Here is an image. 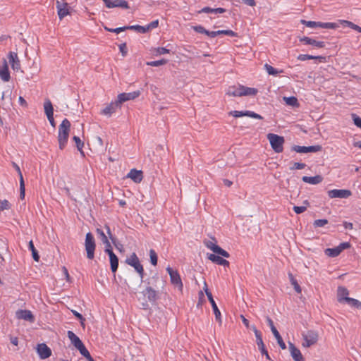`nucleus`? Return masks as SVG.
<instances>
[{
	"instance_id": "f257e3e1",
	"label": "nucleus",
	"mask_w": 361,
	"mask_h": 361,
	"mask_svg": "<svg viewBox=\"0 0 361 361\" xmlns=\"http://www.w3.org/2000/svg\"><path fill=\"white\" fill-rule=\"evenodd\" d=\"M258 92L257 89L245 87L242 85L230 86L226 94L232 97L255 96Z\"/></svg>"
},
{
	"instance_id": "f03ea898",
	"label": "nucleus",
	"mask_w": 361,
	"mask_h": 361,
	"mask_svg": "<svg viewBox=\"0 0 361 361\" xmlns=\"http://www.w3.org/2000/svg\"><path fill=\"white\" fill-rule=\"evenodd\" d=\"M71 123L67 118H64L59 126L58 141L59 148L63 149L68 142Z\"/></svg>"
},
{
	"instance_id": "7ed1b4c3",
	"label": "nucleus",
	"mask_w": 361,
	"mask_h": 361,
	"mask_svg": "<svg viewBox=\"0 0 361 361\" xmlns=\"http://www.w3.org/2000/svg\"><path fill=\"white\" fill-rule=\"evenodd\" d=\"M302 346L303 348H310L317 344L319 340V334L314 330H307L302 333Z\"/></svg>"
},
{
	"instance_id": "20e7f679",
	"label": "nucleus",
	"mask_w": 361,
	"mask_h": 361,
	"mask_svg": "<svg viewBox=\"0 0 361 361\" xmlns=\"http://www.w3.org/2000/svg\"><path fill=\"white\" fill-rule=\"evenodd\" d=\"M267 139L269 140L270 145L275 152L281 153L283 152V145L284 143L283 137L274 133H269L267 135Z\"/></svg>"
},
{
	"instance_id": "39448f33",
	"label": "nucleus",
	"mask_w": 361,
	"mask_h": 361,
	"mask_svg": "<svg viewBox=\"0 0 361 361\" xmlns=\"http://www.w3.org/2000/svg\"><path fill=\"white\" fill-rule=\"evenodd\" d=\"M85 247L87 252V257L90 259H92L94 257L96 245L94 236L91 233H87L86 234Z\"/></svg>"
},
{
	"instance_id": "423d86ee",
	"label": "nucleus",
	"mask_w": 361,
	"mask_h": 361,
	"mask_svg": "<svg viewBox=\"0 0 361 361\" xmlns=\"http://www.w3.org/2000/svg\"><path fill=\"white\" fill-rule=\"evenodd\" d=\"M300 22L302 25L311 28L321 27L325 29H336L339 27L338 23H322L305 20H301Z\"/></svg>"
},
{
	"instance_id": "0eeeda50",
	"label": "nucleus",
	"mask_w": 361,
	"mask_h": 361,
	"mask_svg": "<svg viewBox=\"0 0 361 361\" xmlns=\"http://www.w3.org/2000/svg\"><path fill=\"white\" fill-rule=\"evenodd\" d=\"M126 262L135 269V270L139 274L141 279H143L144 269L135 252L132 253L130 256L126 259Z\"/></svg>"
},
{
	"instance_id": "6e6552de",
	"label": "nucleus",
	"mask_w": 361,
	"mask_h": 361,
	"mask_svg": "<svg viewBox=\"0 0 361 361\" xmlns=\"http://www.w3.org/2000/svg\"><path fill=\"white\" fill-rule=\"evenodd\" d=\"M351 245L348 242H344L339 244L337 247L334 248H327L324 250L325 254L330 257H335L338 256L344 250L348 249Z\"/></svg>"
},
{
	"instance_id": "1a4fd4ad",
	"label": "nucleus",
	"mask_w": 361,
	"mask_h": 361,
	"mask_svg": "<svg viewBox=\"0 0 361 361\" xmlns=\"http://www.w3.org/2000/svg\"><path fill=\"white\" fill-rule=\"evenodd\" d=\"M166 271L170 276L171 283L176 286L179 290L182 291L183 288V284L182 280L180 279V276L177 270H173L170 267L166 268Z\"/></svg>"
},
{
	"instance_id": "9d476101",
	"label": "nucleus",
	"mask_w": 361,
	"mask_h": 361,
	"mask_svg": "<svg viewBox=\"0 0 361 361\" xmlns=\"http://www.w3.org/2000/svg\"><path fill=\"white\" fill-rule=\"evenodd\" d=\"M56 5L57 13L60 20H62L64 17L70 14V7L68 4L64 0H57Z\"/></svg>"
},
{
	"instance_id": "9b49d317",
	"label": "nucleus",
	"mask_w": 361,
	"mask_h": 361,
	"mask_svg": "<svg viewBox=\"0 0 361 361\" xmlns=\"http://www.w3.org/2000/svg\"><path fill=\"white\" fill-rule=\"evenodd\" d=\"M204 290L205 293L208 298V300H209V302L212 305L214 313L215 314L216 319L217 321H219V323H221V312H220V311L213 298L212 293L208 290L207 285L206 283H204Z\"/></svg>"
},
{
	"instance_id": "f8f14e48",
	"label": "nucleus",
	"mask_w": 361,
	"mask_h": 361,
	"mask_svg": "<svg viewBox=\"0 0 361 361\" xmlns=\"http://www.w3.org/2000/svg\"><path fill=\"white\" fill-rule=\"evenodd\" d=\"M330 198H348L352 195V192L347 189H334L328 191Z\"/></svg>"
},
{
	"instance_id": "ddd939ff",
	"label": "nucleus",
	"mask_w": 361,
	"mask_h": 361,
	"mask_svg": "<svg viewBox=\"0 0 361 361\" xmlns=\"http://www.w3.org/2000/svg\"><path fill=\"white\" fill-rule=\"evenodd\" d=\"M204 245L207 248L213 251L214 253H216L226 258H228L230 257V255L227 251L220 247L214 241H206L204 242Z\"/></svg>"
},
{
	"instance_id": "4468645a",
	"label": "nucleus",
	"mask_w": 361,
	"mask_h": 361,
	"mask_svg": "<svg viewBox=\"0 0 361 361\" xmlns=\"http://www.w3.org/2000/svg\"><path fill=\"white\" fill-rule=\"evenodd\" d=\"M141 92L140 90L134 91L128 93H121L117 97V102L121 106V104L129 100H133L137 98L140 95Z\"/></svg>"
},
{
	"instance_id": "2eb2a0df",
	"label": "nucleus",
	"mask_w": 361,
	"mask_h": 361,
	"mask_svg": "<svg viewBox=\"0 0 361 361\" xmlns=\"http://www.w3.org/2000/svg\"><path fill=\"white\" fill-rule=\"evenodd\" d=\"M108 8H128V3L126 0H102Z\"/></svg>"
},
{
	"instance_id": "dca6fc26",
	"label": "nucleus",
	"mask_w": 361,
	"mask_h": 361,
	"mask_svg": "<svg viewBox=\"0 0 361 361\" xmlns=\"http://www.w3.org/2000/svg\"><path fill=\"white\" fill-rule=\"evenodd\" d=\"M322 149L321 145H313V146H298L295 145L293 147V150L298 153H309V152H317L321 151Z\"/></svg>"
},
{
	"instance_id": "f3484780",
	"label": "nucleus",
	"mask_w": 361,
	"mask_h": 361,
	"mask_svg": "<svg viewBox=\"0 0 361 361\" xmlns=\"http://www.w3.org/2000/svg\"><path fill=\"white\" fill-rule=\"evenodd\" d=\"M67 336L71 340L72 344L80 351V353L86 348L80 338L72 331H68Z\"/></svg>"
},
{
	"instance_id": "a211bd4d",
	"label": "nucleus",
	"mask_w": 361,
	"mask_h": 361,
	"mask_svg": "<svg viewBox=\"0 0 361 361\" xmlns=\"http://www.w3.org/2000/svg\"><path fill=\"white\" fill-rule=\"evenodd\" d=\"M230 115H232L235 118L242 117V116H248L252 118L256 119H262V116L257 113H255L251 111H233L229 113Z\"/></svg>"
},
{
	"instance_id": "6ab92c4d",
	"label": "nucleus",
	"mask_w": 361,
	"mask_h": 361,
	"mask_svg": "<svg viewBox=\"0 0 361 361\" xmlns=\"http://www.w3.org/2000/svg\"><path fill=\"white\" fill-rule=\"evenodd\" d=\"M37 352L39 357L42 360L47 359L51 355V350L45 343L38 344L37 346Z\"/></svg>"
},
{
	"instance_id": "aec40b11",
	"label": "nucleus",
	"mask_w": 361,
	"mask_h": 361,
	"mask_svg": "<svg viewBox=\"0 0 361 361\" xmlns=\"http://www.w3.org/2000/svg\"><path fill=\"white\" fill-rule=\"evenodd\" d=\"M290 355L294 361H305L300 350L292 343H288Z\"/></svg>"
},
{
	"instance_id": "412c9836",
	"label": "nucleus",
	"mask_w": 361,
	"mask_h": 361,
	"mask_svg": "<svg viewBox=\"0 0 361 361\" xmlns=\"http://www.w3.org/2000/svg\"><path fill=\"white\" fill-rule=\"evenodd\" d=\"M105 251L109 256L111 269L113 273H115L117 271L118 267V259L111 249L106 247Z\"/></svg>"
},
{
	"instance_id": "4be33fe9",
	"label": "nucleus",
	"mask_w": 361,
	"mask_h": 361,
	"mask_svg": "<svg viewBox=\"0 0 361 361\" xmlns=\"http://www.w3.org/2000/svg\"><path fill=\"white\" fill-rule=\"evenodd\" d=\"M8 59L11 68L13 71H18L20 70V62L17 53L11 51L8 54Z\"/></svg>"
},
{
	"instance_id": "5701e85b",
	"label": "nucleus",
	"mask_w": 361,
	"mask_h": 361,
	"mask_svg": "<svg viewBox=\"0 0 361 361\" xmlns=\"http://www.w3.org/2000/svg\"><path fill=\"white\" fill-rule=\"evenodd\" d=\"M300 41L305 44L307 45H312L313 47H317V48H323L325 47V42L323 41H317L314 39L308 37H303L300 39Z\"/></svg>"
},
{
	"instance_id": "b1692460",
	"label": "nucleus",
	"mask_w": 361,
	"mask_h": 361,
	"mask_svg": "<svg viewBox=\"0 0 361 361\" xmlns=\"http://www.w3.org/2000/svg\"><path fill=\"white\" fill-rule=\"evenodd\" d=\"M142 294L146 297L148 301L154 302L157 299V292L150 286L147 287L145 290L142 291Z\"/></svg>"
},
{
	"instance_id": "393cba45",
	"label": "nucleus",
	"mask_w": 361,
	"mask_h": 361,
	"mask_svg": "<svg viewBox=\"0 0 361 361\" xmlns=\"http://www.w3.org/2000/svg\"><path fill=\"white\" fill-rule=\"evenodd\" d=\"M16 317L18 319H24L30 322H33L35 321V317L32 312L27 310L18 311L16 312Z\"/></svg>"
},
{
	"instance_id": "a878e982",
	"label": "nucleus",
	"mask_w": 361,
	"mask_h": 361,
	"mask_svg": "<svg viewBox=\"0 0 361 361\" xmlns=\"http://www.w3.org/2000/svg\"><path fill=\"white\" fill-rule=\"evenodd\" d=\"M349 292L348 289L343 286H339L337 290V300L340 303L345 302L348 297Z\"/></svg>"
},
{
	"instance_id": "bb28decb",
	"label": "nucleus",
	"mask_w": 361,
	"mask_h": 361,
	"mask_svg": "<svg viewBox=\"0 0 361 361\" xmlns=\"http://www.w3.org/2000/svg\"><path fill=\"white\" fill-rule=\"evenodd\" d=\"M252 330L255 333V335L256 337V342H257V344L261 353H264V351H265L266 349H265L264 344L263 343L261 332L257 329L255 326H252Z\"/></svg>"
},
{
	"instance_id": "cd10ccee",
	"label": "nucleus",
	"mask_w": 361,
	"mask_h": 361,
	"mask_svg": "<svg viewBox=\"0 0 361 361\" xmlns=\"http://www.w3.org/2000/svg\"><path fill=\"white\" fill-rule=\"evenodd\" d=\"M128 178H130L135 183H140L143 178V175L142 171H138L136 169H131L130 172L128 173Z\"/></svg>"
},
{
	"instance_id": "c85d7f7f",
	"label": "nucleus",
	"mask_w": 361,
	"mask_h": 361,
	"mask_svg": "<svg viewBox=\"0 0 361 361\" xmlns=\"http://www.w3.org/2000/svg\"><path fill=\"white\" fill-rule=\"evenodd\" d=\"M118 107H120V105L117 102V101L114 102H111L107 106H106L102 111V114L111 116L113 113H114Z\"/></svg>"
},
{
	"instance_id": "c756f323",
	"label": "nucleus",
	"mask_w": 361,
	"mask_h": 361,
	"mask_svg": "<svg viewBox=\"0 0 361 361\" xmlns=\"http://www.w3.org/2000/svg\"><path fill=\"white\" fill-rule=\"evenodd\" d=\"M0 78L4 82L9 81L11 78L8 66L6 60L4 61L3 66L0 68Z\"/></svg>"
},
{
	"instance_id": "7c9ffc66",
	"label": "nucleus",
	"mask_w": 361,
	"mask_h": 361,
	"mask_svg": "<svg viewBox=\"0 0 361 361\" xmlns=\"http://www.w3.org/2000/svg\"><path fill=\"white\" fill-rule=\"evenodd\" d=\"M208 259L213 262L216 263L217 264L222 265L224 267L229 266V262L226 259H223L221 257L216 255L214 254H209L208 255Z\"/></svg>"
},
{
	"instance_id": "2f4dec72",
	"label": "nucleus",
	"mask_w": 361,
	"mask_h": 361,
	"mask_svg": "<svg viewBox=\"0 0 361 361\" xmlns=\"http://www.w3.org/2000/svg\"><path fill=\"white\" fill-rule=\"evenodd\" d=\"M298 60L305 61L310 59H318L321 63H325L326 61L325 56H312L309 54H300L297 57Z\"/></svg>"
},
{
	"instance_id": "473e14b6",
	"label": "nucleus",
	"mask_w": 361,
	"mask_h": 361,
	"mask_svg": "<svg viewBox=\"0 0 361 361\" xmlns=\"http://www.w3.org/2000/svg\"><path fill=\"white\" fill-rule=\"evenodd\" d=\"M303 182L311 184V185H317L320 183L323 180V178L320 175H317L315 176H303L302 178Z\"/></svg>"
},
{
	"instance_id": "72a5a7b5",
	"label": "nucleus",
	"mask_w": 361,
	"mask_h": 361,
	"mask_svg": "<svg viewBox=\"0 0 361 361\" xmlns=\"http://www.w3.org/2000/svg\"><path fill=\"white\" fill-rule=\"evenodd\" d=\"M44 113L47 116L54 115V108L51 102L49 99H46L44 103Z\"/></svg>"
},
{
	"instance_id": "f704fd0d",
	"label": "nucleus",
	"mask_w": 361,
	"mask_h": 361,
	"mask_svg": "<svg viewBox=\"0 0 361 361\" xmlns=\"http://www.w3.org/2000/svg\"><path fill=\"white\" fill-rule=\"evenodd\" d=\"M283 99L288 106L297 108L300 106L298 99L295 97H283Z\"/></svg>"
},
{
	"instance_id": "c9c22d12",
	"label": "nucleus",
	"mask_w": 361,
	"mask_h": 361,
	"mask_svg": "<svg viewBox=\"0 0 361 361\" xmlns=\"http://www.w3.org/2000/svg\"><path fill=\"white\" fill-rule=\"evenodd\" d=\"M264 69L267 71V73L269 75H277L279 73H283V70H278L271 66V65L268 63H265L264 66Z\"/></svg>"
},
{
	"instance_id": "e433bc0d",
	"label": "nucleus",
	"mask_w": 361,
	"mask_h": 361,
	"mask_svg": "<svg viewBox=\"0 0 361 361\" xmlns=\"http://www.w3.org/2000/svg\"><path fill=\"white\" fill-rule=\"evenodd\" d=\"M273 334H274V337L276 338V339L277 340V343L279 345V346L281 347V348L283 349V350H285L286 348V343L283 341V339H282L281 335L279 334L278 330L274 331Z\"/></svg>"
},
{
	"instance_id": "4c0bfd02",
	"label": "nucleus",
	"mask_w": 361,
	"mask_h": 361,
	"mask_svg": "<svg viewBox=\"0 0 361 361\" xmlns=\"http://www.w3.org/2000/svg\"><path fill=\"white\" fill-rule=\"evenodd\" d=\"M29 249L32 251V257L35 261L38 262L39 259V256L37 253V250L35 249L32 240H30L28 244Z\"/></svg>"
},
{
	"instance_id": "58836bf2",
	"label": "nucleus",
	"mask_w": 361,
	"mask_h": 361,
	"mask_svg": "<svg viewBox=\"0 0 361 361\" xmlns=\"http://www.w3.org/2000/svg\"><path fill=\"white\" fill-rule=\"evenodd\" d=\"M169 49L164 48V47H157L154 48L152 51V53L154 56H160L164 55L169 53Z\"/></svg>"
},
{
	"instance_id": "ea45409f",
	"label": "nucleus",
	"mask_w": 361,
	"mask_h": 361,
	"mask_svg": "<svg viewBox=\"0 0 361 361\" xmlns=\"http://www.w3.org/2000/svg\"><path fill=\"white\" fill-rule=\"evenodd\" d=\"M128 29L134 30L140 33H145V32H148V28L147 27V25H145V26H141V25H131V26H128Z\"/></svg>"
},
{
	"instance_id": "a19ab883",
	"label": "nucleus",
	"mask_w": 361,
	"mask_h": 361,
	"mask_svg": "<svg viewBox=\"0 0 361 361\" xmlns=\"http://www.w3.org/2000/svg\"><path fill=\"white\" fill-rule=\"evenodd\" d=\"M96 231H97V234L99 235L103 243L106 244L107 245V247H111L110 243L108 240V238L105 235L104 231L102 230H101L100 228H97Z\"/></svg>"
},
{
	"instance_id": "79ce46f5",
	"label": "nucleus",
	"mask_w": 361,
	"mask_h": 361,
	"mask_svg": "<svg viewBox=\"0 0 361 361\" xmlns=\"http://www.w3.org/2000/svg\"><path fill=\"white\" fill-rule=\"evenodd\" d=\"M168 61L166 59H161L158 61H152L147 62V65L149 66L157 67L167 63Z\"/></svg>"
},
{
	"instance_id": "37998d69",
	"label": "nucleus",
	"mask_w": 361,
	"mask_h": 361,
	"mask_svg": "<svg viewBox=\"0 0 361 361\" xmlns=\"http://www.w3.org/2000/svg\"><path fill=\"white\" fill-rule=\"evenodd\" d=\"M345 302L348 303L351 307L361 308V302H360L359 300H357L356 299L349 298H347V300Z\"/></svg>"
},
{
	"instance_id": "c03bdc74",
	"label": "nucleus",
	"mask_w": 361,
	"mask_h": 361,
	"mask_svg": "<svg viewBox=\"0 0 361 361\" xmlns=\"http://www.w3.org/2000/svg\"><path fill=\"white\" fill-rule=\"evenodd\" d=\"M304 204H305V206H294L293 208L294 212L296 214H301L305 212L307 210V206L309 204V203L307 201H305Z\"/></svg>"
},
{
	"instance_id": "a18cd8bd",
	"label": "nucleus",
	"mask_w": 361,
	"mask_h": 361,
	"mask_svg": "<svg viewBox=\"0 0 361 361\" xmlns=\"http://www.w3.org/2000/svg\"><path fill=\"white\" fill-rule=\"evenodd\" d=\"M149 257L152 264L156 266L157 264V255L152 249L149 250Z\"/></svg>"
},
{
	"instance_id": "49530a36",
	"label": "nucleus",
	"mask_w": 361,
	"mask_h": 361,
	"mask_svg": "<svg viewBox=\"0 0 361 361\" xmlns=\"http://www.w3.org/2000/svg\"><path fill=\"white\" fill-rule=\"evenodd\" d=\"M306 164L304 163L294 162L292 166L290 167V169L293 170H301L305 169Z\"/></svg>"
},
{
	"instance_id": "de8ad7c7",
	"label": "nucleus",
	"mask_w": 361,
	"mask_h": 361,
	"mask_svg": "<svg viewBox=\"0 0 361 361\" xmlns=\"http://www.w3.org/2000/svg\"><path fill=\"white\" fill-rule=\"evenodd\" d=\"M73 140L75 142L76 147L79 151H82L84 143L81 141L80 138L78 136H73Z\"/></svg>"
},
{
	"instance_id": "09e8293b",
	"label": "nucleus",
	"mask_w": 361,
	"mask_h": 361,
	"mask_svg": "<svg viewBox=\"0 0 361 361\" xmlns=\"http://www.w3.org/2000/svg\"><path fill=\"white\" fill-rule=\"evenodd\" d=\"M25 183L23 177H21V180H20V197L21 200H23L25 197Z\"/></svg>"
},
{
	"instance_id": "8fccbe9b",
	"label": "nucleus",
	"mask_w": 361,
	"mask_h": 361,
	"mask_svg": "<svg viewBox=\"0 0 361 361\" xmlns=\"http://www.w3.org/2000/svg\"><path fill=\"white\" fill-rule=\"evenodd\" d=\"M328 224L327 219H317L313 223L314 227H324Z\"/></svg>"
},
{
	"instance_id": "3c124183",
	"label": "nucleus",
	"mask_w": 361,
	"mask_h": 361,
	"mask_svg": "<svg viewBox=\"0 0 361 361\" xmlns=\"http://www.w3.org/2000/svg\"><path fill=\"white\" fill-rule=\"evenodd\" d=\"M290 281H291V283L292 285L294 287V289L298 293H300L302 290H301V288L300 286H299V284L298 283V282L296 281V280L291 276V278H290Z\"/></svg>"
},
{
	"instance_id": "603ef678",
	"label": "nucleus",
	"mask_w": 361,
	"mask_h": 361,
	"mask_svg": "<svg viewBox=\"0 0 361 361\" xmlns=\"http://www.w3.org/2000/svg\"><path fill=\"white\" fill-rule=\"evenodd\" d=\"M80 354L84 356L88 361H94V359L86 348L80 352Z\"/></svg>"
},
{
	"instance_id": "864d4df0",
	"label": "nucleus",
	"mask_w": 361,
	"mask_h": 361,
	"mask_svg": "<svg viewBox=\"0 0 361 361\" xmlns=\"http://www.w3.org/2000/svg\"><path fill=\"white\" fill-rule=\"evenodd\" d=\"M128 26H125V27H117V28H115V29H109V28H107V27H105V29L107 30L109 32L118 34V33H120L122 31H124L126 30H128Z\"/></svg>"
},
{
	"instance_id": "5fc2aeb1",
	"label": "nucleus",
	"mask_w": 361,
	"mask_h": 361,
	"mask_svg": "<svg viewBox=\"0 0 361 361\" xmlns=\"http://www.w3.org/2000/svg\"><path fill=\"white\" fill-rule=\"evenodd\" d=\"M192 29L198 33H202V34H205V35H207V30L202 25L194 26V27H192Z\"/></svg>"
},
{
	"instance_id": "6e6d98bb",
	"label": "nucleus",
	"mask_w": 361,
	"mask_h": 361,
	"mask_svg": "<svg viewBox=\"0 0 361 361\" xmlns=\"http://www.w3.org/2000/svg\"><path fill=\"white\" fill-rule=\"evenodd\" d=\"M352 118L354 122V124L361 129V118L357 116L356 114H353Z\"/></svg>"
},
{
	"instance_id": "4d7b16f0",
	"label": "nucleus",
	"mask_w": 361,
	"mask_h": 361,
	"mask_svg": "<svg viewBox=\"0 0 361 361\" xmlns=\"http://www.w3.org/2000/svg\"><path fill=\"white\" fill-rule=\"evenodd\" d=\"M158 25H159V20H155L151 22L150 23L147 25V27L148 28V32L152 29L157 27Z\"/></svg>"
},
{
	"instance_id": "13d9d810",
	"label": "nucleus",
	"mask_w": 361,
	"mask_h": 361,
	"mask_svg": "<svg viewBox=\"0 0 361 361\" xmlns=\"http://www.w3.org/2000/svg\"><path fill=\"white\" fill-rule=\"evenodd\" d=\"M119 50L122 54L123 56H126L127 54V47L125 43L119 45Z\"/></svg>"
},
{
	"instance_id": "bf43d9fd",
	"label": "nucleus",
	"mask_w": 361,
	"mask_h": 361,
	"mask_svg": "<svg viewBox=\"0 0 361 361\" xmlns=\"http://www.w3.org/2000/svg\"><path fill=\"white\" fill-rule=\"evenodd\" d=\"M240 318L242 319V322H243V324L245 326V327L247 329H252V326L250 325L249 321L243 314L240 315Z\"/></svg>"
},
{
	"instance_id": "052dcab7",
	"label": "nucleus",
	"mask_w": 361,
	"mask_h": 361,
	"mask_svg": "<svg viewBox=\"0 0 361 361\" xmlns=\"http://www.w3.org/2000/svg\"><path fill=\"white\" fill-rule=\"evenodd\" d=\"M267 322L272 333L274 332V331L277 330L276 329V327L274 326V322L270 317H267Z\"/></svg>"
},
{
	"instance_id": "680f3d73",
	"label": "nucleus",
	"mask_w": 361,
	"mask_h": 361,
	"mask_svg": "<svg viewBox=\"0 0 361 361\" xmlns=\"http://www.w3.org/2000/svg\"><path fill=\"white\" fill-rule=\"evenodd\" d=\"M18 102L21 106H23L24 107L27 106V103L26 100L21 96L19 97V98H18Z\"/></svg>"
},
{
	"instance_id": "e2e57ef3",
	"label": "nucleus",
	"mask_w": 361,
	"mask_h": 361,
	"mask_svg": "<svg viewBox=\"0 0 361 361\" xmlns=\"http://www.w3.org/2000/svg\"><path fill=\"white\" fill-rule=\"evenodd\" d=\"M62 270H63V273L64 276L66 277V281H70V275L68 274V269L65 267H63Z\"/></svg>"
},
{
	"instance_id": "0e129e2a",
	"label": "nucleus",
	"mask_w": 361,
	"mask_h": 361,
	"mask_svg": "<svg viewBox=\"0 0 361 361\" xmlns=\"http://www.w3.org/2000/svg\"><path fill=\"white\" fill-rule=\"evenodd\" d=\"M225 35L231 37H236L237 33L231 30H225Z\"/></svg>"
},
{
	"instance_id": "69168bd1",
	"label": "nucleus",
	"mask_w": 361,
	"mask_h": 361,
	"mask_svg": "<svg viewBox=\"0 0 361 361\" xmlns=\"http://www.w3.org/2000/svg\"><path fill=\"white\" fill-rule=\"evenodd\" d=\"M72 312L73 314H74V316L75 317H77L78 319L80 320H85L84 317H82V315L81 314H80L79 312H78L77 311L75 310H72Z\"/></svg>"
},
{
	"instance_id": "338daca9",
	"label": "nucleus",
	"mask_w": 361,
	"mask_h": 361,
	"mask_svg": "<svg viewBox=\"0 0 361 361\" xmlns=\"http://www.w3.org/2000/svg\"><path fill=\"white\" fill-rule=\"evenodd\" d=\"M243 2L250 6H255V0H242Z\"/></svg>"
},
{
	"instance_id": "774afa93",
	"label": "nucleus",
	"mask_w": 361,
	"mask_h": 361,
	"mask_svg": "<svg viewBox=\"0 0 361 361\" xmlns=\"http://www.w3.org/2000/svg\"><path fill=\"white\" fill-rule=\"evenodd\" d=\"M343 226L345 229H353V225L350 222L344 221Z\"/></svg>"
}]
</instances>
